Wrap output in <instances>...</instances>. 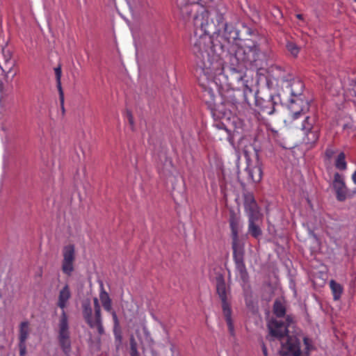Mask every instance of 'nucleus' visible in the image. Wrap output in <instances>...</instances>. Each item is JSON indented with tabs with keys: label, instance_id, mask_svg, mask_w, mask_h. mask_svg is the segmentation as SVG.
<instances>
[{
	"label": "nucleus",
	"instance_id": "1",
	"mask_svg": "<svg viewBox=\"0 0 356 356\" xmlns=\"http://www.w3.org/2000/svg\"><path fill=\"white\" fill-rule=\"evenodd\" d=\"M202 71L207 79L215 87L214 79L223 70L222 60L219 50L222 45L218 40L221 29H224L223 38L228 42L237 45L241 31L232 24L224 23L223 16L216 8L215 0H202Z\"/></svg>",
	"mask_w": 356,
	"mask_h": 356
},
{
	"label": "nucleus",
	"instance_id": "2",
	"mask_svg": "<svg viewBox=\"0 0 356 356\" xmlns=\"http://www.w3.org/2000/svg\"><path fill=\"white\" fill-rule=\"evenodd\" d=\"M252 95V90L247 85L245 86L243 93L240 90L228 92L227 95L218 96V115H220V122L214 124V126L220 129H225L228 134L232 131L237 132L235 124L238 120L236 116L238 110V104L240 103V97L250 105L249 96Z\"/></svg>",
	"mask_w": 356,
	"mask_h": 356
},
{
	"label": "nucleus",
	"instance_id": "3",
	"mask_svg": "<svg viewBox=\"0 0 356 356\" xmlns=\"http://www.w3.org/2000/svg\"><path fill=\"white\" fill-rule=\"evenodd\" d=\"M71 298V292L68 284H65L59 291L57 306L62 309L58 324V341L66 356H70L72 350L68 317L65 312L67 302Z\"/></svg>",
	"mask_w": 356,
	"mask_h": 356
},
{
	"label": "nucleus",
	"instance_id": "4",
	"mask_svg": "<svg viewBox=\"0 0 356 356\" xmlns=\"http://www.w3.org/2000/svg\"><path fill=\"white\" fill-rule=\"evenodd\" d=\"M94 313L89 302L82 304V313L86 323L91 329H97L99 335L104 334L101 306L97 298H93Z\"/></svg>",
	"mask_w": 356,
	"mask_h": 356
},
{
	"label": "nucleus",
	"instance_id": "5",
	"mask_svg": "<svg viewBox=\"0 0 356 356\" xmlns=\"http://www.w3.org/2000/svg\"><path fill=\"white\" fill-rule=\"evenodd\" d=\"M285 321H278L272 318L267 323V328L268 330V335L266 336V339L271 341L275 339L282 341L284 338V335L289 334V327L295 321L293 316L291 314L285 316Z\"/></svg>",
	"mask_w": 356,
	"mask_h": 356
},
{
	"label": "nucleus",
	"instance_id": "6",
	"mask_svg": "<svg viewBox=\"0 0 356 356\" xmlns=\"http://www.w3.org/2000/svg\"><path fill=\"white\" fill-rule=\"evenodd\" d=\"M248 47L237 50L240 51V54L243 56V61L249 63L257 69H261L267 65L266 56L261 51L259 43Z\"/></svg>",
	"mask_w": 356,
	"mask_h": 356
},
{
	"label": "nucleus",
	"instance_id": "7",
	"mask_svg": "<svg viewBox=\"0 0 356 356\" xmlns=\"http://www.w3.org/2000/svg\"><path fill=\"white\" fill-rule=\"evenodd\" d=\"M216 293L221 302L222 313L231 312V288L226 285L224 275L220 273H216Z\"/></svg>",
	"mask_w": 356,
	"mask_h": 356
},
{
	"label": "nucleus",
	"instance_id": "8",
	"mask_svg": "<svg viewBox=\"0 0 356 356\" xmlns=\"http://www.w3.org/2000/svg\"><path fill=\"white\" fill-rule=\"evenodd\" d=\"M255 106L258 108L259 112L264 115H272L276 111V107L280 102V95H264L263 97L259 96V91L257 90L253 95Z\"/></svg>",
	"mask_w": 356,
	"mask_h": 356
},
{
	"label": "nucleus",
	"instance_id": "9",
	"mask_svg": "<svg viewBox=\"0 0 356 356\" xmlns=\"http://www.w3.org/2000/svg\"><path fill=\"white\" fill-rule=\"evenodd\" d=\"M218 96L219 93L215 94L211 86L207 87L202 83V102H204L207 109L213 118L215 123L220 122V115H218Z\"/></svg>",
	"mask_w": 356,
	"mask_h": 356
},
{
	"label": "nucleus",
	"instance_id": "10",
	"mask_svg": "<svg viewBox=\"0 0 356 356\" xmlns=\"http://www.w3.org/2000/svg\"><path fill=\"white\" fill-rule=\"evenodd\" d=\"M240 220L241 218L233 208L229 209V227L231 229V238H232V248L233 252L238 250L240 248H244L243 244H241L239 241L238 233L240 231Z\"/></svg>",
	"mask_w": 356,
	"mask_h": 356
},
{
	"label": "nucleus",
	"instance_id": "11",
	"mask_svg": "<svg viewBox=\"0 0 356 356\" xmlns=\"http://www.w3.org/2000/svg\"><path fill=\"white\" fill-rule=\"evenodd\" d=\"M285 342L281 341V347L278 350L280 356H299L302 353L300 340L297 335H284Z\"/></svg>",
	"mask_w": 356,
	"mask_h": 356
},
{
	"label": "nucleus",
	"instance_id": "12",
	"mask_svg": "<svg viewBox=\"0 0 356 356\" xmlns=\"http://www.w3.org/2000/svg\"><path fill=\"white\" fill-rule=\"evenodd\" d=\"M255 161L252 162L250 158H247V167L245 171L248 175V179L253 183H259L263 177V163L259 158V151L255 149Z\"/></svg>",
	"mask_w": 356,
	"mask_h": 356
},
{
	"label": "nucleus",
	"instance_id": "13",
	"mask_svg": "<svg viewBox=\"0 0 356 356\" xmlns=\"http://www.w3.org/2000/svg\"><path fill=\"white\" fill-rule=\"evenodd\" d=\"M261 40V37L256 29L244 25L241 30V37L236 46L238 49L248 47V46L256 45Z\"/></svg>",
	"mask_w": 356,
	"mask_h": 356
},
{
	"label": "nucleus",
	"instance_id": "14",
	"mask_svg": "<svg viewBox=\"0 0 356 356\" xmlns=\"http://www.w3.org/2000/svg\"><path fill=\"white\" fill-rule=\"evenodd\" d=\"M245 250L240 248L233 252V258L235 262L236 268L238 271L241 280L243 282V287L250 288V277L244 261Z\"/></svg>",
	"mask_w": 356,
	"mask_h": 356
},
{
	"label": "nucleus",
	"instance_id": "15",
	"mask_svg": "<svg viewBox=\"0 0 356 356\" xmlns=\"http://www.w3.org/2000/svg\"><path fill=\"white\" fill-rule=\"evenodd\" d=\"M288 107L293 119H297L309 111L310 103L305 97H292L289 100Z\"/></svg>",
	"mask_w": 356,
	"mask_h": 356
},
{
	"label": "nucleus",
	"instance_id": "16",
	"mask_svg": "<svg viewBox=\"0 0 356 356\" xmlns=\"http://www.w3.org/2000/svg\"><path fill=\"white\" fill-rule=\"evenodd\" d=\"M63 261L61 269L63 273L67 275L71 276L74 270V263L75 261V247L72 244H69L63 248Z\"/></svg>",
	"mask_w": 356,
	"mask_h": 356
},
{
	"label": "nucleus",
	"instance_id": "17",
	"mask_svg": "<svg viewBox=\"0 0 356 356\" xmlns=\"http://www.w3.org/2000/svg\"><path fill=\"white\" fill-rule=\"evenodd\" d=\"M243 205L248 218L263 217L252 193H243Z\"/></svg>",
	"mask_w": 356,
	"mask_h": 356
},
{
	"label": "nucleus",
	"instance_id": "18",
	"mask_svg": "<svg viewBox=\"0 0 356 356\" xmlns=\"http://www.w3.org/2000/svg\"><path fill=\"white\" fill-rule=\"evenodd\" d=\"M332 188L336 193V198L339 202H344L347 198L348 188L343 177L339 172H335L332 181Z\"/></svg>",
	"mask_w": 356,
	"mask_h": 356
},
{
	"label": "nucleus",
	"instance_id": "19",
	"mask_svg": "<svg viewBox=\"0 0 356 356\" xmlns=\"http://www.w3.org/2000/svg\"><path fill=\"white\" fill-rule=\"evenodd\" d=\"M263 217H256L248 218V233L255 239L259 240L263 235V232L260 227V222Z\"/></svg>",
	"mask_w": 356,
	"mask_h": 356
},
{
	"label": "nucleus",
	"instance_id": "20",
	"mask_svg": "<svg viewBox=\"0 0 356 356\" xmlns=\"http://www.w3.org/2000/svg\"><path fill=\"white\" fill-rule=\"evenodd\" d=\"M238 55H241L240 51H236L234 54L229 56V68L233 72L238 74V79L241 80L243 78V65L239 60Z\"/></svg>",
	"mask_w": 356,
	"mask_h": 356
},
{
	"label": "nucleus",
	"instance_id": "21",
	"mask_svg": "<svg viewBox=\"0 0 356 356\" xmlns=\"http://www.w3.org/2000/svg\"><path fill=\"white\" fill-rule=\"evenodd\" d=\"M320 127H314L312 130L305 131L304 141L306 144L314 145L319 138Z\"/></svg>",
	"mask_w": 356,
	"mask_h": 356
},
{
	"label": "nucleus",
	"instance_id": "22",
	"mask_svg": "<svg viewBox=\"0 0 356 356\" xmlns=\"http://www.w3.org/2000/svg\"><path fill=\"white\" fill-rule=\"evenodd\" d=\"M56 79V83H57V88L59 92V99H60V107L62 109L63 113H65V108H64V93L62 89L61 86V75H62V71L60 66H58L54 69Z\"/></svg>",
	"mask_w": 356,
	"mask_h": 356
},
{
	"label": "nucleus",
	"instance_id": "23",
	"mask_svg": "<svg viewBox=\"0 0 356 356\" xmlns=\"http://www.w3.org/2000/svg\"><path fill=\"white\" fill-rule=\"evenodd\" d=\"M31 332L30 323L29 321H22L19 325V342L26 343Z\"/></svg>",
	"mask_w": 356,
	"mask_h": 356
},
{
	"label": "nucleus",
	"instance_id": "24",
	"mask_svg": "<svg viewBox=\"0 0 356 356\" xmlns=\"http://www.w3.org/2000/svg\"><path fill=\"white\" fill-rule=\"evenodd\" d=\"M291 86V97H304L302 92L305 88L303 82L298 79H293Z\"/></svg>",
	"mask_w": 356,
	"mask_h": 356
},
{
	"label": "nucleus",
	"instance_id": "25",
	"mask_svg": "<svg viewBox=\"0 0 356 356\" xmlns=\"http://www.w3.org/2000/svg\"><path fill=\"white\" fill-rule=\"evenodd\" d=\"M273 312L277 318H283L286 316V306L279 298L275 300L273 306Z\"/></svg>",
	"mask_w": 356,
	"mask_h": 356
},
{
	"label": "nucleus",
	"instance_id": "26",
	"mask_svg": "<svg viewBox=\"0 0 356 356\" xmlns=\"http://www.w3.org/2000/svg\"><path fill=\"white\" fill-rule=\"evenodd\" d=\"M99 299L102 307L105 311H110L112 307V300L108 293L105 291L104 286L101 284V291L99 293Z\"/></svg>",
	"mask_w": 356,
	"mask_h": 356
},
{
	"label": "nucleus",
	"instance_id": "27",
	"mask_svg": "<svg viewBox=\"0 0 356 356\" xmlns=\"http://www.w3.org/2000/svg\"><path fill=\"white\" fill-rule=\"evenodd\" d=\"M330 286L332 291L334 300H339L343 291V286L334 280H330Z\"/></svg>",
	"mask_w": 356,
	"mask_h": 356
},
{
	"label": "nucleus",
	"instance_id": "28",
	"mask_svg": "<svg viewBox=\"0 0 356 356\" xmlns=\"http://www.w3.org/2000/svg\"><path fill=\"white\" fill-rule=\"evenodd\" d=\"M314 127H319L318 125L316 124L315 117H305L303 121L302 129L305 131L308 130H312Z\"/></svg>",
	"mask_w": 356,
	"mask_h": 356
},
{
	"label": "nucleus",
	"instance_id": "29",
	"mask_svg": "<svg viewBox=\"0 0 356 356\" xmlns=\"http://www.w3.org/2000/svg\"><path fill=\"white\" fill-rule=\"evenodd\" d=\"M335 167L339 170H345L347 168V163L346 161V154L344 152H341L338 155L335 161Z\"/></svg>",
	"mask_w": 356,
	"mask_h": 356
},
{
	"label": "nucleus",
	"instance_id": "30",
	"mask_svg": "<svg viewBox=\"0 0 356 356\" xmlns=\"http://www.w3.org/2000/svg\"><path fill=\"white\" fill-rule=\"evenodd\" d=\"M286 48L289 52L293 56L296 57L300 52V47L293 42L288 41Z\"/></svg>",
	"mask_w": 356,
	"mask_h": 356
},
{
	"label": "nucleus",
	"instance_id": "31",
	"mask_svg": "<svg viewBox=\"0 0 356 356\" xmlns=\"http://www.w3.org/2000/svg\"><path fill=\"white\" fill-rule=\"evenodd\" d=\"M222 314H223V316L227 322L229 332L231 334V335L234 336V324H233L232 319V311L222 313Z\"/></svg>",
	"mask_w": 356,
	"mask_h": 356
},
{
	"label": "nucleus",
	"instance_id": "32",
	"mask_svg": "<svg viewBox=\"0 0 356 356\" xmlns=\"http://www.w3.org/2000/svg\"><path fill=\"white\" fill-rule=\"evenodd\" d=\"M303 343L305 345L304 355H309L310 351L315 349L312 344V340L308 337H303Z\"/></svg>",
	"mask_w": 356,
	"mask_h": 356
},
{
	"label": "nucleus",
	"instance_id": "33",
	"mask_svg": "<svg viewBox=\"0 0 356 356\" xmlns=\"http://www.w3.org/2000/svg\"><path fill=\"white\" fill-rule=\"evenodd\" d=\"M130 356H140L137 348V343L134 338L130 340Z\"/></svg>",
	"mask_w": 356,
	"mask_h": 356
},
{
	"label": "nucleus",
	"instance_id": "34",
	"mask_svg": "<svg viewBox=\"0 0 356 356\" xmlns=\"http://www.w3.org/2000/svg\"><path fill=\"white\" fill-rule=\"evenodd\" d=\"M106 312L110 313L111 315L112 316V318H113V324H114V329L118 328L119 327L120 322H119V319H118L117 313L113 309V306L111 307V310L110 311H106Z\"/></svg>",
	"mask_w": 356,
	"mask_h": 356
},
{
	"label": "nucleus",
	"instance_id": "35",
	"mask_svg": "<svg viewBox=\"0 0 356 356\" xmlns=\"http://www.w3.org/2000/svg\"><path fill=\"white\" fill-rule=\"evenodd\" d=\"M2 55L3 57L5 64L6 65L9 64L11 60V58H12V55H11V53L10 52V51L3 49H2Z\"/></svg>",
	"mask_w": 356,
	"mask_h": 356
},
{
	"label": "nucleus",
	"instance_id": "36",
	"mask_svg": "<svg viewBox=\"0 0 356 356\" xmlns=\"http://www.w3.org/2000/svg\"><path fill=\"white\" fill-rule=\"evenodd\" d=\"M171 166V161L168 160L167 158L165 159V164L163 168H161L158 165V169L159 172H162L163 174L165 172V170H169V168Z\"/></svg>",
	"mask_w": 356,
	"mask_h": 356
},
{
	"label": "nucleus",
	"instance_id": "37",
	"mask_svg": "<svg viewBox=\"0 0 356 356\" xmlns=\"http://www.w3.org/2000/svg\"><path fill=\"white\" fill-rule=\"evenodd\" d=\"M18 346L19 350V355L25 356L26 354V343L19 342Z\"/></svg>",
	"mask_w": 356,
	"mask_h": 356
},
{
	"label": "nucleus",
	"instance_id": "38",
	"mask_svg": "<svg viewBox=\"0 0 356 356\" xmlns=\"http://www.w3.org/2000/svg\"><path fill=\"white\" fill-rule=\"evenodd\" d=\"M334 154L335 152L333 149L329 148H327L325 152V156L327 159H330Z\"/></svg>",
	"mask_w": 356,
	"mask_h": 356
},
{
	"label": "nucleus",
	"instance_id": "39",
	"mask_svg": "<svg viewBox=\"0 0 356 356\" xmlns=\"http://www.w3.org/2000/svg\"><path fill=\"white\" fill-rule=\"evenodd\" d=\"M350 86L355 87L356 88V79H351L350 81ZM355 93V95L356 96V89H353Z\"/></svg>",
	"mask_w": 356,
	"mask_h": 356
},
{
	"label": "nucleus",
	"instance_id": "40",
	"mask_svg": "<svg viewBox=\"0 0 356 356\" xmlns=\"http://www.w3.org/2000/svg\"><path fill=\"white\" fill-rule=\"evenodd\" d=\"M262 352L264 356H268V350L265 343H262Z\"/></svg>",
	"mask_w": 356,
	"mask_h": 356
},
{
	"label": "nucleus",
	"instance_id": "41",
	"mask_svg": "<svg viewBox=\"0 0 356 356\" xmlns=\"http://www.w3.org/2000/svg\"><path fill=\"white\" fill-rule=\"evenodd\" d=\"M128 115H129V122L131 125H133L134 124L133 117H132L131 113H129Z\"/></svg>",
	"mask_w": 356,
	"mask_h": 356
},
{
	"label": "nucleus",
	"instance_id": "42",
	"mask_svg": "<svg viewBox=\"0 0 356 356\" xmlns=\"http://www.w3.org/2000/svg\"><path fill=\"white\" fill-rule=\"evenodd\" d=\"M353 181L355 184H356V170L352 176Z\"/></svg>",
	"mask_w": 356,
	"mask_h": 356
},
{
	"label": "nucleus",
	"instance_id": "43",
	"mask_svg": "<svg viewBox=\"0 0 356 356\" xmlns=\"http://www.w3.org/2000/svg\"><path fill=\"white\" fill-rule=\"evenodd\" d=\"M245 303H246V305L248 307H250V305L252 304V302L251 300H248L247 299H245Z\"/></svg>",
	"mask_w": 356,
	"mask_h": 356
},
{
	"label": "nucleus",
	"instance_id": "44",
	"mask_svg": "<svg viewBox=\"0 0 356 356\" xmlns=\"http://www.w3.org/2000/svg\"><path fill=\"white\" fill-rule=\"evenodd\" d=\"M349 128H351V125H350L349 124H345L343 126V129H349Z\"/></svg>",
	"mask_w": 356,
	"mask_h": 356
},
{
	"label": "nucleus",
	"instance_id": "45",
	"mask_svg": "<svg viewBox=\"0 0 356 356\" xmlns=\"http://www.w3.org/2000/svg\"><path fill=\"white\" fill-rule=\"evenodd\" d=\"M296 17H297V18H298L300 19H303V15L302 14H297Z\"/></svg>",
	"mask_w": 356,
	"mask_h": 356
},
{
	"label": "nucleus",
	"instance_id": "46",
	"mask_svg": "<svg viewBox=\"0 0 356 356\" xmlns=\"http://www.w3.org/2000/svg\"><path fill=\"white\" fill-rule=\"evenodd\" d=\"M245 38H248V39H250V37L249 36V35H248V34H245Z\"/></svg>",
	"mask_w": 356,
	"mask_h": 356
},
{
	"label": "nucleus",
	"instance_id": "47",
	"mask_svg": "<svg viewBox=\"0 0 356 356\" xmlns=\"http://www.w3.org/2000/svg\"><path fill=\"white\" fill-rule=\"evenodd\" d=\"M241 184L242 186H243V187L245 186V184L244 183L241 182Z\"/></svg>",
	"mask_w": 356,
	"mask_h": 356
},
{
	"label": "nucleus",
	"instance_id": "48",
	"mask_svg": "<svg viewBox=\"0 0 356 356\" xmlns=\"http://www.w3.org/2000/svg\"><path fill=\"white\" fill-rule=\"evenodd\" d=\"M356 2V0H354Z\"/></svg>",
	"mask_w": 356,
	"mask_h": 356
}]
</instances>
